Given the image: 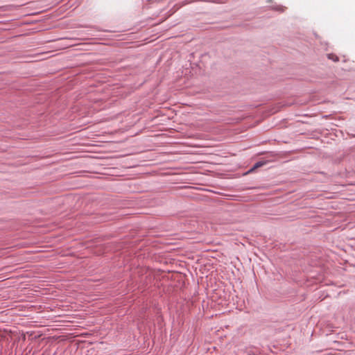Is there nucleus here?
Instances as JSON below:
<instances>
[{"label": "nucleus", "mask_w": 355, "mask_h": 355, "mask_svg": "<svg viewBox=\"0 0 355 355\" xmlns=\"http://www.w3.org/2000/svg\"><path fill=\"white\" fill-rule=\"evenodd\" d=\"M328 58L332 60L334 62H338L339 60L338 57L333 53L328 54Z\"/></svg>", "instance_id": "nucleus-1"}, {"label": "nucleus", "mask_w": 355, "mask_h": 355, "mask_svg": "<svg viewBox=\"0 0 355 355\" xmlns=\"http://www.w3.org/2000/svg\"><path fill=\"white\" fill-rule=\"evenodd\" d=\"M262 166V164L261 163H257L255 165H254V168H258L259 166Z\"/></svg>", "instance_id": "nucleus-2"}]
</instances>
